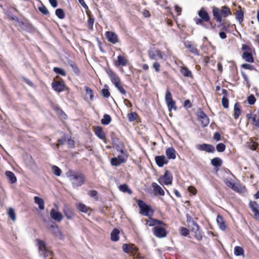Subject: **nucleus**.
Masks as SVG:
<instances>
[{"mask_svg":"<svg viewBox=\"0 0 259 259\" xmlns=\"http://www.w3.org/2000/svg\"><path fill=\"white\" fill-rule=\"evenodd\" d=\"M148 55L151 60H156L157 57L159 59H162L164 55V52L160 50L157 49L155 51H149L148 52Z\"/></svg>","mask_w":259,"mask_h":259,"instance_id":"15","label":"nucleus"},{"mask_svg":"<svg viewBox=\"0 0 259 259\" xmlns=\"http://www.w3.org/2000/svg\"><path fill=\"white\" fill-rule=\"evenodd\" d=\"M196 148L199 151H205L208 153H213L215 151L214 147L208 144L197 145Z\"/></svg>","mask_w":259,"mask_h":259,"instance_id":"14","label":"nucleus"},{"mask_svg":"<svg viewBox=\"0 0 259 259\" xmlns=\"http://www.w3.org/2000/svg\"><path fill=\"white\" fill-rule=\"evenodd\" d=\"M34 201L35 203L38 204L40 210H44L45 209V202L42 198L38 196H35L34 197Z\"/></svg>","mask_w":259,"mask_h":259,"instance_id":"38","label":"nucleus"},{"mask_svg":"<svg viewBox=\"0 0 259 259\" xmlns=\"http://www.w3.org/2000/svg\"><path fill=\"white\" fill-rule=\"evenodd\" d=\"M53 173L57 176H60L62 173L61 169L56 165H53L52 167Z\"/></svg>","mask_w":259,"mask_h":259,"instance_id":"49","label":"nucleus"},{"mask_svg":"<svg viewBox=\"0 0 259 259\" xmlns=\"http://www.w3.org/2000/svg\"><path fill=\"white\" fill-rule=\"evenodd\" d=\"M84 90L85 92V97L84 98V100L87 101L89 99L90 101H93L94 97V94L93 90L87 86L84 87Z\"/></svg>","mask_w":259,"mask_h":259,"instance_id":"27","label":"nucleus"},{"mask_svg":"<svg viewBox=\"0 0 259 259\" xmlns=\"http://www.w3.org/2000/svg\"><path fill=\"white\" fill-rule=\"evenodd\" d=\"M88 194L90 197L95 198L96 199V200H98V198L97 197L98 192L96 190H90L88 192Z\"/></svg>","mask_w":259,"mask_h":259,"instance_id":"59","label":"nucleus"},{"mask_svg":"<svg viewBox=\"0 0 259 259\" xmlns=\"http://www.w3.org/2000/svg\"><path fill=\"white\" fill-rule=\"evenodd\" d=\"M105 35L107 40L113 44H115L119 42L118 35L113 31H107L105 32Z\"/></svg>","mask_w":259,"mask_h":259,"instance_id":"12","label":"nucleus"},{"mask_svg":"<svg viewBox=\"0 0 259 259\" xmlns=\"http://www.w3.org/2000/svg\"><path fill=\"white\" fill-rule=\"evenodd\" d=\"M101 94L104 98H108L110 96V93L109 91V90L107 89H103L101 90Z\"/></svg>","mask_w":259,"mask_h":259,"instance_id":"60","label":"nucleus"},{"mask_svg":"<svg viewBox=\"0 0 259 259\" xmlns=\"http://www.w3.org/2000/svg\"><path fill=\"white\" fill-rule=\"evenodd\" d=\"M200 18H194V21L197 25H201L205 28H208L204 24L210 21V18L207 12L204 8H202L198 12Z\"/></svg>","mask_w":259,"mask_h":259,"instance_id":"5","label":"nucleus"},{"mask_svg":"<svg viewBox=\"0 0 259 259\" xmlns=\"http://www.w3.org/2000/svg\"><path fill=\"white\" fill-rule=\"evenodd\" d=\"M49 229L52 231V234L56 237H58L60 240L64 239V236L61 231L59 229L57 225L54 226L53 225H50Z\"/></svg>","mask_w":259,"mask_h":259,"instance_id":"20","label":"nucleus"},{"mask_svg":"<svg viewBox=\"0 0 259 259\" xmlns=\"http://www.w3.org/2000/svg\"><path fill=\"white\" fill-rule=\"evenodd\" d=\"M131 248V244H128L124 243L123 244V245L122 246V249L123 251L126 253H129L130 252Z\"/></svg>","mask_w":259,"mask_h":259,"instance_id":"56","label":"nucleus"},{"mask_svg":"<svg viewBox=\"0 0 259 259\" xmlns=\"http://www.w3.org/2000/svg\"><path fill=\"white\" fill-rule=\"evenodd\" d=\"M128 60L126 59L125 56L119 55L117 56V60L115 62V65L125 66L127 65Z\"/></svg>","mask_w":259,"mask_h":259,"instance_id":"30","label":"nucleus"},{"mask_svg":"<svg viewBox=\"0 0 259 259\" xmlns=\"http://www.w3.org/2000/svg\"><path fill=\"white\" fill-rule=\"evenodd\" d=\"M217 223L219 226V228L222 230H225L226 229V222H225V221L224 219V218L220 214H218L217 215Z\"/></svg>","mask_w":259,"mask_h":259,"instance_id":"31","label":"nucleus"},{"mask_svg":"<svg viewBox=\"0 0 259 259\" xmlns=\"http://www.w3.org/2000/svg\"><path fill=\"white\" fill-rule=\"evenodd\" d=\"M165 100L169 111H171L172 110L176 111L178 109L176 106V102L173 100L172 94L169 89H167L166 90Z\"/></svg>","mask_w":259,"mask_h":259,"instance_id":"7","label":"nucleus"},{"mask_svg":"<svg viewBox=\"0 0 259 259\" xmlns=\"http://www.w3.org/2000/svg\"><path fill=\"white\" fill-rule=\"evenodd\" d=\"M89 19L87 23V27L89 29L92 30L93 29V25L95 21L94 17L90 15H88Z\"/></svg>","mask_w":259,"mask_h":259,"instance_id":"41","label":"nucleus"},{"mask_svg":"<svg viewBox=\"0 0 259 259\" xmlns=\"http://www.w3.org/2000/svg\"><path fill=\"white\" fill-rule=\"evenodd\" d=\"M153 188L154 194L156 196H163L164 195L165 193L162 188L158 185L156 183L153 182L151 184Z\"/></svg>","mask_w":259,"mask_h":259,"instance_id":"19","label":"nucleus"},{"mask_svg":"<svg viewBox=\"0 0 259 259\" xmlns=\"http://www.w3.org/2000/svg\"><path fill=\"white\" fill-rule=\"evenodd\" d=\"M198 120L201 122L203 127L207 126L209 123V119L204 112L199 109L197 112Z\"/></svg>","mask_w":259,"mask_h":259,"instance_id":"10","label":"nucleus"},{"mask_svg":"<svg viewBox=\"0 0 259 259\" xmlns=\"http://www.w3.org/2000/svg\"><path fill=\"white\" fill-rule=\"evenodd\" d=\"M176 151L172 147H169L165 150L166 155L169 159H175L176 158Z\"/></svg>","mask_w":259,"mask_h":259,"instance_id":"25","label":"nucleus"},{"mask_svg":"<svg viewBox=\"0 0 259 259\" xmlns=\"http://www.w3.org/2000/svg\"><path fill=\"white\" fill-rule=\"evenodd\" d=\"M211 164L215 167H220L223 164L222 160L219 157H215L211 160Z\"/></svg>","mask_w":259,"mask_h":259,"instance_id":"40","label":"nucleus"},{"mask_svg":"<svg viewBox=\"0 0 259 259\" xmlns=\"http://www.w3.org/2000/svg\"><path fill=\"white\" fill-rule=\"evenodd\" d=\"M71 68L74 71V72L77 75H79L80 74V70L77 65L76 64H74L71 66Z\"/></svg>","mask_w":259,"mask_h":259,"instance_id":"64","label":"nucleus"},{"mask_svg":"<svg viewBox=\"0 0 259 259\" xmlns=\"http://www.w3.org/2000/svg\"><path fill=\"white\" fill-rule=\"evenodd\" d=\"M245 146L247 148L252 151L259 149L258 143L254 141L252 138H249V140L246 143Z\"/></svg>","mask_w":259,"mask_h":259,"instance_id":"22","label":"nucleus"},{"mask_svg":"<svg viewBox=\"0 0 259 259\" xmlns=\"http://www.w3.org/2000/svg\"><path fill=\"white\" fill-rule=\"evenodd\" d=\"M110 162L112 165L115 166H119L121 164L115 157L111 158Z\"/></svg>","mask_w":259,"mask_h":259,"instance_id":"62","label":"nucleus"},{"mask_svg":"<svg viewBox=\"0 0 259 259\" xmlns=\"http://www.w3.org/2000/svg\"><path fill=\"white\" fill-rule=\"evenodd\" d=\"M152 227L153 233L156 237L162 238L167 236L166 224L164 222L163 224H156Z\"/></svg>","mask_w":259,"mask_h":259,"instance_id":"6","label":"nucleus"},{"mask_svg":"<svg viewBox=\"0 0 259 259\" xmlns=\"http://www.w3.org/2000/svg\"><path fill=\"white\" fill-rule=\"evenodd\" d=\"M8 214L13 221L16 220V214L14 210L12 208H9Z\"/></svg>","mask_w":259,"mask_h":259,"instance_id":"50","label":"nucleus"},{"mask_svg":"<svg viewBox=\"0 0 259 259\" xmlns=\"http://www.w3.org/2000/svg\"><path fill=\"white\" fill-rule=\"evenodd\" d=\"M53 71L56 73L61 75L63 76H65L66 75V72L65 71V70L61 68L57 67H54L53 68Z\"/></svg>","mask_w":259,"mask_h":259,"instance_id":"48","label":"nucleus"},{"mask_svg":"<svg viewBox=\"0 0 259 259\" xmlns=\"http://www.w3.org/2000/svg\"><path fill=\"white\" fill-rule=\"evenodd\" d=\"M241 50L243 52H252L254 51V49L253 48L251 44L246 45L242 44L241 47Z\"/></svg>","mask_w":259,"mask_h":259,"instance_id":"39","label":"nucleus"},{"mask_svg":"<svg viewBox=\"0 0 259 259\" xmlns=\"http://www.w3.org/2000/svg\"><path fill=\"white\" fill-rule=\"evenodd\" d=\"M222 104L224 108H228L229 107V100L227 98L223 97L222 99Z\"/></svg>","mask_w":259,"mask_h":259,"instance_id":"63","label":"nucleus"},{"mask_svg":"<svg viewBox=\"0 0 259 259\" xmlns=\"http://www.w3.org/2000/svg\"><path fill=\"white\" fill-rule=\"evenodd\" d=\"M107 74L110 77V80L113 84L118 83L120 81L119 77L111 70L107 71Z\"/></svg>","mask_w":259,"mask_h":259,"instance_id":"29","label":"nucleus"},{"mask_svg":"<svg viewBox=\"0 0 259 259\" xmlns=\"http://www.w3.org/2000/svg\"><path fill=\"white\" fill-rule=\"evenodd\" d=\"M246 118L253 126L259 128V110L247 114Z\"/></svg>","mask_w":259,"mask_h":259,"instance_id":"9","label":"nucleus"},{"mask_svg":"<svg viewBox=\"0 0 259 259\" xmlns=\"http://www.w3.org/2000/svg\"><path fill=\"white\" fill-rule=\"evenodd\" d=\"M249 206L252 212L253 213L254 217L256 219L259 218V204L255 201H250Z\"/></svg>","mask_w":259,"mask_h":259,"instance_id":"18","label":"nucleus"},{"mask_svg":"<svg viewBox=\"0 0 259 259\" xmlns=\"http://www.w3.org/2000/svg\"><path fill=\"white\" fill-rule=\"evenodd\" d=\"M213 16L218 22L221 23L223 17H227L231 14L229 8L226 6L222 7L220 9L218 8H214L212 10Z\"/></svg>","mask_w":259,"mask_h":259,"instance_id":"3","label":"nucleus"},{"mask_svg":"<svg viewBox=\"0 0 259 259\" xmlns=\"http://www.w3.org/2000/svg\"><path fill=\"white\" fill-rule=\"evenodd\" d=\"M5 175L9 179L11 184H14L16 182L17 178L13 172L11 171H6L5 172Z\"/></svg>","mask_w":259,"mask_h":259,"instance_id":"36","label":"nucleus"},{"mask_svg":"<svg viewBox=\"0 0 259 259\" xmlns=\"http://www.w3.org/2000/svg\"><path fill=\"white\" fill-rule=\"evenodd\" d=\"M234 254L236 256H244V249L240 246H236L234 247Z\"/></svg>","mask_w":259,"mask_h":259,"instance_id":"42","label":"nucleus"},{"mask_svg":"<svg viewBox=\"0 0 259 259\" xmlns=\"http://www.w3.org/2000/svg\"><path fill=\"white\" fill-rule=\"evenodd\" d=\"M238 8V10L236 11L235 13L236 19L238 20L240 24H241L244 20V12L242 10L241 6H239Z\"/></svg>","mask_w":259,"mask_h":259,"instance_id":"26","label":"nucleus"},{"mask_svg":"<svg viewBox=\"0 0 259 259\" xmlns=\"http://www.w3.org/2000/svg\"><path fill=\"white\" fill-rule=\"evenodd\" d=\"M129 121L132 122L137 120L138 115L136 112H131L127 115Z\"/></svg>","mask_w":259,"mask_h":259,"instance_id":"46","label":"nucleus"},{"mask_svg":"<svg viewBox=\"0 0 259 259\" xmlns=\"http://www.w3.org/2000/svg\"><path fill=\"white\" fill-rule=\"evenodd\" d=\"M241 67L245 69H247L249 70H255V68H254V66L250 64H243L241 65Z\"/></svg>","mask_w":259,"mask_h":259,"instance_id":"57","label":"nucleus"},{"mask_svg":"<svg viewBox=\"0 0 259 259\" xmlns=\"http://www.w3.org/2000/svg\"><path fill=\"white\" fill-rule=\"evenodd\" d=\"M172 180L171 172L169 170H165L164 174L159 178L158 182L161 185H169L172 184Z\"/></svg>","mask_w":259,"mask_h":259,"instance_id":"8","label":"nucleus"},{"mask_svg":"<svg viewBox=\"0 0 259 259\" xmlns=\"http://www.w3.org/2000/svg\"><path fill=\"white\" fill-rule=\"evenodd\" d=\"M188 227L190 228V230L192 232L200 230V227L199 225L195 221L193 222L191 224H189L188 225Z\"/></svg>","mask_w":259,"mask_h":259,"instance_id":"47","label":"nucleus"},{"mask_svg":"<svg viewBox=\"0 0 259 259\" xmlns=\"http://www.w3.org/2000/svg\"><path fill=\"white\" fill-rule=\"evenodd\" d=\"M216 149L219 152H224L226 149V145L224 143H219L216 146Z\"/></svg>","mask_w":259,"mask_h":259,"instance_id":"54","label":"nucleus"},{"mask_svg":"<svg viewBox=\"0 0 259 259\" xmlns=\"http://www.w3.org/2000/svg\"><path fill=\"white\" fill-rule=\"evenodd\" d=\"M52 87L56 92H62L65 90V81L62 79H60L59 80H54L52 83Z\"/></svg>","mask_w":259,"mask_h":259,"instance_id":"11","label":"nucleus"},{"mask_svg":"<svg viewBox=\"0 0 259 259\" xmlns=\"http://www.w3.org/2000/svg\"><path fill=\"white\" fill-rule=\"evenodd\" d=\"M185 47L188 49L189 51L195 56H199L200 53L199 50L197 49L196 45L193 44L191 41H186L184 42Z\"/></svg>","mask_w":259,"mask_h":259,"instance_id":"17","label":"nucleus"},{"mask_svg":"<svg viewBox=\"0 0 259 259\" xmlns=\"http://www.w3.org/2000/svg\"><path fill=\"white\" fill-rule=\"evenodd\" d=\"M67 175L73 186L79 187L85 183V177L80 172L70 170Z\"/></svg>","mask_w":259,"mask_h":259,"instance_id":"2","label":"nucleus"},{"mask_svg":"<svg viewBox=\"0 0 259 259\" xmlns=\"http://www.w3.org/2000/svg\"><path fill=\"white\" fill-rule=\"evenodd\" d=\"M113 147L115 148L116 150L123 155H125L126 157H128V155L127 154L126 152L124 150V144L122 142H119L118 143L116 144L115 145H113Z\"/></svg>","mask_w":259,"mask_h":259,"instance_id":"34","label":"nucleus"},{"mask_svg":"<svg viewBox=\"0 0 259 259\" xmlns=\"http://www.w3.org/2000/svg\"><path fill=\"white\" fill-rule=\"evenodd\" d=\"M50 216L52 219L57 222H60L63 218L61 212L56 211L54 208L50 211Z\"/></svg>","mask_w":259,"mask_h":259,"instance_id":"24","label":"nucleus"},{"mask_svg":"<svg viewBox=\"0 0 259 259\" xmlns=\"http://www.w3.org/2000/svg\"><path fill=\"white\" fill-rule=\"evenodd\" d=\"M224 182L227 187L236 192L242 194L247 192V189L245 186L238 183L236 184L231 178L225 179Z\"/></svg>","mask_w":259,"mask_h":259,"instance_id":"4","label":"nucleus"},{"mask_svg":"<svg viewBox=\"0 0 259 259\" xmlns=\"http://www.w3.org/2000/svg\"><path fill=\"white\" fill-rule=\"evenodd\" d=\"M152 67L156 72H159L160 71L161 65L159 62L157 61L154 62Z\"/></svg>","mask_w":259,"mask_h":259,"instance_id":"61","label":"nucleus"},{"mask_svg":"<svg viewBox=\"0 0 259 259\" xmlns=\"http://www.w3.org/2000/svg\"><path fill=\"white\" fill-rule=\"evenodd\" d=\"M119 231L118 229H113L111 233V240L115 242L117 241L119 239Z\"/></svg>","mask_w":259,"mask_h":259,"instance_id":"37","label":"nucleus"},{"mask_svg":"<svg viewBox=\"0 0 259 259\" xmlns=\"http://www.w3.org/2000/svg\"><path fill=\"white\" fill-rule=\"evenodd\" d=\"M56 15L60 19H63L65 17V14L62 9L59 8L56 10Z\"/></svg>","mask_w":259,"mask_h":259,"instance_id":"45","label":"nucleus"},{"mask_svg":"<svg viewBox=\"0 0 259 259\" xmlns=\"http://www.w3.org/2000/svg\"><path fill=\"white\" fill-rule=\"evenodd\" d=\"M62 211L65 217L68 220L73 219L75 215V213L73 210L67 204L64 205Z\"/></svg>","mask_w":259,"mask_h":259,"instance_id":"16","label":"nucleus"},{"mask_svg":"<svg viewBox=\"0 0 259 259\" xmlns=\"http://www.w3.org/2000/svg\"><path fill=\"white\" fill-rule=\"evenodd\" d=\"M247 101L248 103L250 105H254L256 102V99L254 97V96L252 94L249 95L248 96L247 98Z\"/></svg>","mask_w":259,"mask_h":259,"instance_id":"53","label":"nucleus"},{"mask_svg":"<svg viewBox=\"0 0 259 259\" xmlns=\"http://www.w3.org/2000/svg\"><path fill=\"white\" fill-rule=\"evenodd\" d=\"M93 131L99 139L102 140H106V134L101 126H97L93 127Z\"/></svg>","mask_w":259,"mask_h":259,"instance_id":"21","label":"nucleus"},{"mask_svg":"<svg viewBox=\"0 0 259 259\" xmlns=\"http://www.w3.org/2000/svg\"><path fill=\"white\" fill-rule=\"evenodd\" d=\"M111 121V118L108 114H105L103 116V118L101 119V122L104 125L109 124Z\"/></svg>","mask_w":259,"mask_h":259,"instance_id":"44","label":"nucleus"},{"mask_svg":"<svg viewBox=\"0 0 259 259\" xmlns=\"http://www.w3.org/2000/svg\"><path fill=\"white\" fill-rule=\"evenodd\" d=\"M242 58L246 62L249 63L254 62V58L252 55V52H243L242 54Z\"/></svg>","mask_w":259,"mask_h":259,"instance_id":"32","label":"nucleus"},{"mask_svg":"<svg viewBox=\"0 0 259 259\" xmlns=\"http://www.w3.org/2000/svg\"><path fill=\"white\" fill-rule=\"evenodd\" d=\"M139 251V248L135 246L134 244H131V251L130 253H131L132 255L134 256L136 255V253Z\"/></svg>","mask_w":259,"mask_h":259,"instance_id":"58","label":"nucleus"},{"mask_svg":"<svg viewBox=\"0 0 259 259\" xmlns=\"http://www.w3.org/2000/svg\"><path fill=\"white\" fill-rule=\"evenodd\" d=\"M137 204L140 208L139 213L143 216L147 217L149 220H145L146 225L153 226L156 224H163V221L153 218L154 211L150 205L147 204L142 200H138Z\"/></svg>","mask_w":259,"mask_h":259,"instance_id":"1","label":"nucleus"},{"mask_svg":"<svg viewBox=\"0 0 259 259\" xmlns=\"http://www.w3.org/2000/svg\"><path fill=\"white\" fill-rule=\"evenodd\" d=\"M38 10L44 15H49V11L48 10L47 8L43 5H42L40 7H38Z\"/></svg>","mask_w":259,"mask_h":259,"instance_id":"55","label":"nucleus"},{"mask_svg":"<svg viewBox=\"0 0 259 259\" xmlns=\"http://www.w3.org/2000/svg\"><path fill=\"white\" fill-rule=\"evenodd\" d=\"M234 118L237 119L239 118L241 113V107L238 102H237L234 105Z\"/></svg>","mask_w":259,"mask_h":259,"instance_id":"35","label":"nucleus"},{"mask_svg":"<svg viewBox=\"0 0 259 259\" xmlns=\"http://www.w3.org/2000/svg\"><path fill=\"white\" fill-rule=\"evenodd\" d=\"M119 189L120 191L124 193H127L129 194L132 193V191L130 189L127 184H122L119 186Z\"/></svg>","mask_w":259,"mask_h":259,"instance_id":"43","label":"nucleus"},{"mask_svg":"<svg viewBox=\"0 0 259 259\" xmlns=\"http://www.w3.org/2000/svg\"><path fill=\"white\" fill-rule=\"evenodd\" d=\"M180 233L183 236H187L190 234V230L185 228L182 227L180 228Z\"/></svg>","mask_w":259,"mask_h":259,"instance_id":"51","label":"nucleus"},{"mask_svg":"<svg viewBox=\"0 0 259 259\" xmlns=\"http://www.w3.org/2000/svg\"><path fill=\"white\" fill-rule=\"evenodd\" d=\"M180 73L184 76L190 78H193L192 72L186 67L182 66L180 70Z\"/></svg>","mask_w":259,"mask_h":259,"instance_id":"28","label":"nucleus"},{"mask_svg":"<svg viewBox=\"0 0 259 259\" xmlns=\"http://www.w3.org/2000/svg\"><path fill=\"white\" fill-rule=\"evenodd\" d=\"M78 210L83 213H87L89 210H91V208L82 202L78 203L76 204Z\"/></svg>","mask_w":259,"mask_h":259,"instance_id":"33","label":"nucleus"},{"mask_svg":"<svg viewBox=\"0 0 259 259\" xmlns=\"http://www.w3.org/2000/svg\"><path fill=\"white\" fill-rule=\"evenodd\" d=\"M195 233V238L198 241H201L203 239V235L201 231L200 230H198V231H193Z\"/></svg>","mask_w":259,"mask_h":259,"instance_id":"52","label":"nucleus"},{"mask_svg":"<svg viewBox=\"0 0 259 259\" xmlns=\"http://www.w3.org/2000/svg\"><path fill=\"white\" fill-rule=\"evenodd\" d=\"M155 160L159 167H162L164 164H166L168 162V160L164 155L156 156L155 157Z\"/></svg>","mask_w":259,"mask_h":259,"instance_id":"23","label":"nucleus"},{"mask_svg":"<svg viewBox=\"0 0 259 259\" xmlns=\"http://www.w3.org/2000/svg\"><path fill=\"white\" fill-rule=\"evenodd\" d=\"M36 242L37 243L39 250L44 252V255L45 257L48 256L49 254L51 255L53 254L52 251H49L47 250L45 241L36 239Z\"/></svg>","mask_w":259,"mask_h":259,"instance_id":"13","label":"nucleus"}]
</instances>
